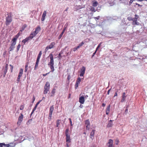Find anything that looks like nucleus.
I'll list each match as a JSON object with an SVG mask.
<instances>
[{"label": "nucleus", "instance_id": "dca6fc26", "mask_svg": "<svg viewBox=\"0 0 147 147\" xmlns=\"http://www.w3.org/2000/svg\"><path fill=\"white\" fill-rule=\"evenodd\" d=\"M23 69H21L20 70L18 77L20 78L23 74Z\"/></svg>", "mask_w": 147, "mask_h": 147}, {"label": "nucleus", "instance_id": "c9c22d12", "mask_svg": "<svg viewBox=\"0 0 147 147\" xmlns=\"http://www.w3.org/2000/svg\"><path fill=\"white\" fill-rule=\"evenodd\" d=\"M119 142V141L118 139H117L115 140V143L116 145H118Z\"/></svg>", "mask_w": 147, "mask_h": 147}, {"label": "nucleus", "instance_id": "cd10ccee", "mask_svg": "<svg viewBox=\"0 0 147 147\" xmlns=\"http://www.w3.org/2000/svg\"><path fill=\"white\" fill-rule=\"evenodd\" d=\"M37 106L36 105H35L34 107V108L33 109V110L32 111V112L31 114V116L33 113L34 111L36 110V108L37 107Z\"/></svg>", "mask_w": 147, "mask_h": 147}, {"label": "nucleus", "instance_id": "c03bdc74", "mask_svg": "<svg viewBox=\"0 0 147 147\" xmlns=\"http://www.w3.org/2000/svg\"><path fill=\"white\" fill-rule=\"evenodd\" d=\"M79 84L78 83H76V84H75V88L76 89L78 86V85Z\"/></svg>", "mask_w": 147, "mask_h": 147}, {"label": "nucleus", "instance_id": "7ed1b4c3", "mask_svg": "<svg viewBox=\"0 0 147 147\" xmlns=\"http://www.w3.org/2000/svg\"><path fill=\"white\" fill-rule=\"evenodd\" d=\"M41 55H42V52H41V51H40L39 52V53L38 54V55L37 57V59L36 61V62L35 65V67H34V69L35 70L37 68L38 65V64L39 62V60H40V58L41 57Z\"/></svg>", "mask_w": 147, "mask_h": 147}, {"label": "nucleus", "instance_id": "a878e982", "mask_svg": "<svg viewBox=\"0 0 147 147\" xmlns=\"http://www.w3.org/2000/svg\"><path fill=\"white\" fill-rule=\"evenodd\" d=\"M15 47L11 46L9 49V51H13L14 49L15 48Z\"/></svg>", "mask_w": 147, "mask_h": 147}, {"label": "nucleus", "instance_id": "412c9836", "mask_svg": "<svg viewBox=\"0 0 147 147\" xmlns=\"http://www.w3.org/2000/svg\"><path fill=\"white\" fill-rule=\"evenodd\" d=\"M55 90H56L55 88H53V89L52 92L51 93V96H53V95L54 94L55 92Z\"/></svg>", "mask_w": 147, "mask_h": 147}, {"label": "nucleus", "instance_id": "a211bd4d", "mask_svg": "<svg viewBox=\"0 0 147 147\" xmlns=\"http://www.w3.org/2000/svg\"><path fill=\"white\" fill-rule=\"evenodd\" d=\"M112 121L111 120H110L107 125V127H111L113 126Z\"/></svg>", "mask_w": 147, "mask_h": 147}, {"label": "nucleus", "instance_id": "20e7f679", "mask_svg": "<svg viewBox=\"0 0 147 147\" xmlns=\"http://www.w3.org/2000/svg\"><path fill=\"white\" fill-rule=\"evenodd\" d=\"M50 84L49 82H47L44 87V93L46 94L47 93L48 91H49Z\"/></svg>", "mask_w": 147, "mask_h": 147}, {"label": "nucleus", "instance_id": "de8ad7c7", "mask_svg": "<svg viewBox=\"0 0 147 147\" xmlns=\"http://www.w3.org/2000/svg\"><path fill=\"white\" fill-rule=\"evenodd\" d=\"M35 98L34 96V95H33V98L32 99V104L34 102L35 100Z\"/></svg>", "mask_w": 147, "mask_h": 147}, {"label": "nucleus", "instance_id": "c85d7f7f", "mask_svg": "<svg viewBox=\"0 0 147 147\" xmlns=\"http://www.w3.org/2000/svg\"><path fill=\"white\" fill-rule=\"evenodd\" d=\"M0 147H6V145L4 143H0Z\"/></svg>", "mask_w": 147, "mask_h": 147}, {"label": "nucleus", "instance_id": "2eb2a0df", "mask_svg": "<svg viewBox=\"0 0 147 147\" xmlns=\"http://www.w3.org/2000/svg\"><path fill=\"white\" fill-rule=\"evenodd\" d=\"M27 26L26 24H24L20 28V32H22Z\"/></svg>", "mask_w": 147, "mask_h": 147}, {"label": "nucleus", "instance_id": "4c0bfd02", "mask_svg": "<svg viewBox=\"0 0 147 147\" xmlns=\"http://www.w3.org/2000/svg\"><path fill=\"white\" fill-rule=\"evenodd\" d=\"M127 19L129 21H132L133 18L131 16H129L127 17Z\"/></svg>", "mask_w": 147, "mask_h": 147}, {"label": "nucleus", "instance_id": "338daca9", "mask_svg": "<svg viewBox=\"0 0 147 147\" xmlns=\"http://www.w3.org/2000/svg\"><path fill=\"white\" fill-rule=\"evenodd\" d=\"M6 73L5 72H3V76L4 77H5V75L6 74Z\"/></svg>", "mask_w": 147, "mask_h": 147}, {"label": "nucleus", "instance_id": "4be33fe9", "mask_svg": "<svg viewBox=\"0 0 147 147\" xmlns=\"http://www.w3.org/2000/svg\"><path fill=\"white\" fill-rule=\"evenodd\" d=\"M20 35V32L18 33L13 38V39H15L16 40H17V39L18 38V37Z\"/></svg>", "mask_w": 147, "mask_h": 147}, {"label": "nucleus", "instance_id": "680f3d73", "mask_svg": "<svg viewBox=\"0 0 147 147\" xmlns=\"http://www.w3.org/2000/svg\"><path fill=\"white\" fill-rule=\"evenodd\" d=\"M62 57V56L61 55V53H59L57 56V57L58 58H60V57Z\"/></svg>", "mask_w": 147, "mask_h": 147}, {"label": "nucleus", "instance_id": "49530a36", "mask_svg": "<svg viewBox=\"0 0 147 147\" xmlns=\"http://www.w3.org/2000/svg\"><path fill=\"white\" fill-rule=\"evenodd\" d=\"M109 3L110 5L111 6H112L114 5L115 3H114V2L113 1L112 2H109Z\"/></svg>", "mask_w": 147, "mask_h": 147}, {"label": "nucleus", "instance_id": "f03ea898", "mask_svg": "<svg viewBox=\"0 0 147 147\" xmlns=\"http://www.w3.org/2000/svg\"><path fill=\"white\" fill-rule=\"evenodd\" d=\"M8 16L6 17V19L5 24L7 26L10 24L12 20L11 17L12 13H10L9 14H7Z\"/></svg>", "mask_w": 147, "mask_h": 147}, {"label": "nucleus", "instance_id": "8fccbe9b", "mask_svg": "<svg viewBox=\"0 0 147 147\" xmlns=\"http://www.w3.org/2000/svg\"><path fill=\"white\" fill-rule=\"evenodd\" d=\"M132 21H133V22L137 21V18H133V20Z\"/></svg>", "mask_w": 147, "mask_h": 147}, {"label": "nucleus", "instance_id": "ddd939ff", "mask_svg": "<svg viewBox=\"0 0 147 147\" xmlns=\"http://www.w3.org/2000/svg\"><path fill=\"white\" fill-rule=\"evenodd\" d=\"M47 13L46 11H45L43 13L42 15V17L41 19V20L42 21H43L45 20V16H46Z\"/></svg>", "mask_w": 147, "mask_h": 147}, {"label": "nucleus", "instance_id": "393cba45", "mask_svg": "<svg viewBox=\"0 0 147 147\" xmlns=\"http://www.w3.org/2000/svg\"><path fill=\"white\" fill-rule=\"evenodd\" d=\"M139 23L137 21L133 22H132V24L134 25H139Z\"/></svg>", "mask_w": 147, "mask_h": 147}, {"label": "nucleus", "instance_id": "5fc2aeb1", "mask_svg": "<svg viewBox=\"0 0 147 147\" xmlns=\"http://www.w3.org/2000/svg\"><path fill=\"white\" fill-rule=\"evenodd\" d=\"M50 72H51V71L50 72H49V73H46V74H43L42 75L44 76H46L47 74H49Z\"/></svg>", "mask_w": 147, "mask_h": 147}, {"label": "nucleus", "instance_id": "aec40b11", "mask_svg": "<svg viewBox=\"0 0 147 147\" xmlns=\"http://www.w3.org/2000/svg\"><path fill=\"white\" fill-rule=\"evenodd\" d=\"M12 42L11 46L15 47V45H16V40L15 39H12Z\"/></svg>", "mask_w": 147, "mask_h": 147}, {"label": "nucleus", "instance_id": "bf43d9fd", "mask_svg": "<svg viewBox=\"0 0 147 147\" xmlns=\"http://www.w3.org/2000/svg\"><path fill=\"white\" fill-rule=\"evenodd\" d=\"M125 100V98H122L121 100V102H123Z\"/></svg>", "mask_w": 147, "mask_h": 147}, {"label": "nucleus", "instance_id": "a19ab883", "mask_svg": "<svg viewBox=\"0 0 147 147\" xmlns=\"http://www.w3.org/2000/svg\"><path fill=\"white\" fill-rule=\"evenodd\" d=\"M90 10L92 11H93L94 12L96 11L95 8L94 7H92L90 9Z\"/></svg>", "mask_w": 147, "mask_h": 147}, {"label": "nucleus", "instance_id": "6ab92c4d", "mask_svg": "<svg viewBox=\"0 0 147 147\" xmlns=\"http://www.w3.org/2000/svg\"><path fill=\"white\" fill-rule=\"evenodd\" d=\"M110 105H109L107 107L106 109V114L107 115H108L109 114L110 109Z\"/></svg>", "mask_w": 147, "mask_h": 147}, {"label": "nucleus", "instance_id": "72a5a7b5", "mask_svg": "<svg viewBox=\"0 0 147 147\" xmlns=\"http://www.w3.org/2000/svg\"><path fill=\"white\" fill-rule=\"evenodd\" d=\"M81 82V78L80 77H79L77 79L76 82L78 84H80Z\"/></svg>", "mask_w": 147, "mask_h": 147}, {"label": "nucleus", "instance_id": "ea45409f", "mask_svg": "<svg viewBox=\"0 0 147 147\" xmlns=\"http://www.w3.org/2000/svg\"><path fill=\"white\" fill-rule=\"evenodd\" d=\"M98 3L97 2H94L93 3V6L96 7L98 5Z\"/></svg>", "mask_w": 147, "mask_h": 147}, {"label": "nucleus", "instance_id": "79ce46f5", "mask_svg": "<svg viewBox=\"0 0 147 147\" xmlns=\"http://www.w3.org/2000/svg\"><path fill=\"white\" fill-rule=\"evenodd\" d=\"M63 32H61V34H60V35H59V37H58V38L59 39H60L61 37H62L63 34Z\"/></svg>", "mask_w": 147, "mask_h": 147}, {"label": "nucleus", "instance_id": "6e6d98bb", "mask_svg": "<svg viewBox=\"0 0 147 147\" xmlns=\"http://www.w3.org/2000/svg\"><path fill=\"white\" fill-rule=\"evenodd\" d=\"M135 4L136 5H138V6H140V7H142V5H140L139 4H138L137 3H136Z\"/></svg>", "mask_w": 147, "mask_h": 147}, {"label": "nucleus", "instance_id": "6e6552de", "mask_svg": "<svg viewBox=\"0 0 147 147\" xmlns=\"http://www.w3.org/2000/svg\"><path fill=\"white\" fill-rule=\"evenodd\" d=\"M33 38V37L31 36H29L28 37L26 38L25 39L23 40L22 42H23L24 45L26 42H28L29 40H31Z\"/></svg>", "mask_w": 147, "mask_h": 147}, {"label": "nucleus", "instance_id": "4468645a", "mask_svg": "<svg viewBox=\"0 0 147 147\" xmlns=\"http://www.w3.org/2000/svg\"><path fill=\"white\" fill-rule=\"evenodd\" d=\"M6 147H14L16 144L15 143H11L8 144H6Z\"/></svg>", "mask_w": 147, "mask_h": 147}, {"label": "nucleus", "instance_id": "f704fd0d", "mask_svg": "<svg viewBox=\"0 0 147 147\" xmlns=\"http://www.w3.org/2000/svg\"><path fill=\"white\" fill-rule=\"evenodd\" d=\"M21 47V45L20 44H19L18 46H17L16 48V50L17 52L19 50V49Z\"/></svg>", "mask_w": 147, "mask_h": 147}, {"label": "nucleus", "instance_id": "37998d69", "mask_svg": "<svg viewBox=\"0 0 147 147\" xmlns=\"http://www.w3.org/2000/svg\"><path fill=\"white\" fill-rule=\"evenodd\" d=\"M102 42H101L100 44H98V45L97 47L96 48V50H97L99 49V48L100 47V46L102 44Z\"/></svg>", "mask_w": 147, "mask_h": 147}, {"label": "nucleus", "instance_id": "b1692460", "mask_svg": "<svg viewBox=\"0 0 147 147\" xmlns=\"http://www.w3.org/2000/svg\"><path fill=\"white\" fill-rule=\"evenodd\" d=\"M53 105L51 106L50 108L49 113H52L54 110Z\"/></svg>", "mask_w": 147, "mask_h": 147}, {"label": "nucleus", "instance_id": "9d476101", "mask_svg": "<svg viewBox=\"0 0 147 147\" xmlns=\"http://www.w3.org/2000/svg\"><path fill=\"white\" fill-rule=\"evenodd\" d=\"M66 136V142L68 143L70 142L71 141V139L70 138V135L69 134H65Z\"/></svg>", "mask_w": 147, "mask_h": 147}, {"label": "nucleus", "instance_id": "052dcab7", "mask_svg": "<svg viewBox=\"0 0 147 147\" xmlns=\"http://www.w3.org/2000/svg\"><path fill=\"white\" fill-rule=\"evenodd\" d=\"M32 119H29V120H28V122L29 123H31L32 122Z\"/></svg>", "mask_w": 147, "mask_h": 147}, {"label": "nucleus", "instance_id": "864d4df0", "mask_svg": "<svg viewBox=\"0 0 147 147\" xmlns=\"http://www.w3.org/2000/svg\"><path fill=\"white\" fill-rule=\"evenodd\" d=\"M122 97H123L122 98H125L126 96H125V92H124L123 93Z\"/></svg>", "mask_w": 147, "mask_h": 147}, {"label": "nucleus", "instance_id": "f8f14e48", "mask_svg": "<svg viewBox=\"0 0 147 147\" xmlns=\"http://www.w3.org/2000/svg\"><path fill=\"white\" fill-rule=\"evenodd\" d=\"M113 141L112 139H109L108 144H109V145L108 146V147H113Z\"/></svg>", "mask_w": 147, "mask_h": 147}, {"label": "nucleus", "instance_id": "13d9d810", "mask_svg": "<svg viewBox=\"0 0 147 147\" xmlns=\"http://www.w3.org/2000/svg\"><path fill=\"white\" fill-rule=\"evenodd\" d=\"M20 78L18 77V78L17 80V81L18 82L17 83H18V82H19L20 80Z\"/></svg>", "mask_w": 147, "mask_h": 147}, {"label": "nucleus", "instance_id": "774afa93", "mask_svg": "<svg viewBox=\"0 0 147 147\" xmlns=\"http://www.w3.org/2000/svg\"><path fill=\"white\" fill-rule=\"evenodd\" d=\"M105 105L106 104L105 103H103L102 104V106L103 107H104L105 106Z\"/></svg>", "mask_w": 147, "mask_h": 147}, {"label": "nucleus", "instance_id": "e2e57ef3", "mask_svg": "<svg viewBox=\"0 0 147 147\" xmlns=\"http://www.w3.org/2000/svg\"><path fill=\"white\" fill-rule=\"evenodd\" d=\"M111 89H109L107 91V94L109 95V93H110V90H111Z\"/></svg>", "mask_w": 147, "mask_h": 147}, {"label": "nucleus", "instance_id": "bb28decb", "mask_svg": "<svg viewBox=\"0 0 147 147\" xmlns=\"http://www.w3.org/2000/svg\"><path fill=\"white\" fill-rule=\"evenodd\" d=\"M40 30H41V28H40V27L39 26H38V27H37L36 29H35V30L37 31V32L38 33V32L40 31Z\"/></svg>", "mask_w": 147, "mask_h": 147}, {"label": "nucleus", "instance_id": "423d86ee", "mask_svg": "<svg viewBox=\"0 0 147 147\" xmlns=\"http://www.w3.org/2000/svg\"><path fill=\"white\" fill-rule=\"evenodd\" d=\"M85 124L86 126V129L89 130L90 129V122L88 119L85 121Z\"/></svg>", "mask_w": 147, "mask_h": 147}, {"label": "nucleus", "instance_id": "a18cd8bd", "mask_svg": "<svg viewBox=\"0 0 147 147\" xmlns=\"http://www.w3.org/2000/svg\"><path fill=\"white\" fill-rule=\"evenodd\" d=\"M52 113H49V119H51V117L52 115Z\"/></svg>", "mask_w": 147, "mask_h": 147}, {"label": "nucleus", "instance_id": "69168bd1", "mask_svg": "<svg viewBox=\"0 0 147 147\" xmlns=\"http://www.w3.org/2000/svg\"><path fill=\"white\" fill-rule=\"evenodd\" d=\"M83 107V105L81 104L79 106V107L81 108H82Z\"/></svg>", "mask_w": 147, "mask_h": 147}, {"label": "nucleus", "instance_id": "0eeeda50", "mask_svg": "<svg viewBox=\"0 0 147 147\" xmlns=\"http://www.w3.org/2000/svg\"><path fill=\"white\" fill-rule=\"evenodd\" d=\"M20 115L19 117L18 121L17 124L18 125H20L21 122L22 121L23 118V115L22 113H20Z\"/></svg>", "mask_w": 147, "mask_h": 147}, {"label": "nucleus", "instance_id": "9b49d317", "mask_svg": "<svg viewBox=\"0 0 147 147\" xmlns=\"http://www.w3.org/2000/svg\"><path fill=\"white\" fill-rule=\"evenodd\" d=\"M85 101L84 97V96H81L79 97V102L82 104H83Z\"/></svg>", "mask_w": 147, "mask_h": 147}, {"label": "nucleus", "instance_id": "f257e3e1", "mask_svg": "<svg viewBox=\"0 0 147 147\" xmlns=\"http://www.w3.org/2000/svg\"><path fill=\"white\" fill-rule=\"evenodd\" d=\"M49 56L50 57V61L48 65L50 67L51 69V71L53 72L54 70V68L53 66L54 65L53 57V55L51 53L49 55Z\"/></svg>", "mask_w": 147, "mask_h": 147}, {"label": "nucleus", "instance_id": "3c124183", "mask_svg": "<svg viewBox=\"0 0 147 147\" xmlns=\"http://www.w3.org/2000/svg\"><path fill=\"white\" fill-rule=\"evenodd\" d=\"M66 26H65V27H64L62 31V32L64 33V32H65V30H66Z\"/></svg>", "mask_w": 147, "mask_h": 147}, {"label": "nucleus", "instance_id": "c756f323", "mask_svg": "<svg viewBox=\"0 0 147 147\" xmlns=\"http://www.w3.org/2000/svg\"><path fill=\"white\" fill-rule=\"evenodd\" d=\"M60 121H61L60 120H59V119H58L57 120V124H56V125H57L56 126L57 127H59V126L60 124Z\"/></svg>", "mask_w": 147, "mask_h": 147}, {"label": "nucleus", "instance_id": "09e8293b", "mask_svg": "<svg viewBox=\"0 0 147 147\" xmlns=\"http://www.w3.org/2000/svg\"><path fill=\"white\" fill-rule=\"evenodd\" d=\"M79 48L78 47V46H77V47H75L74 48V49H73V51H75L76 50H77Z\"/></svg>", "mask_w": 147, "mask_h": 147}, {"label": "nucleus", "instance_id": "f3484780", "mask_svg": "<svg viewBox=\"0 0 147 147\" xmlns=\"http://www.w3.org/2000/svg\"><path fill=\"white\" fill-rule=\"evenodd\" d=\"M95 130L94 129H93L92 130L91 132L90 136H91L90 138H91L92 140L93 139V137L94 135V132Z\"/></svg>", "mask_w": 147, "mask_h": 147}, {"label": "nucleus", "instance_id": "5701e85b", "mask_svg": "<svg viewBox=\"0 0 147 147\" xmlns=\"http://www.w3.org/2000/svg\"><path fill=\"white\" fill-rule=\"evenodd\" d=\"M8 64H6L4 69L3 70V72H5L6 73H7L8 69Z\"/></svg>", "mask_w": 147, "mask_h": 147}, {"label": "nucleus", "instance_id": "4d7b16f0", "mask_svg": "<svg viewBox=\"0 0 147 147\" xmlns=\"http://www.w3.org/2000/svg\"><path fill=\"white\" fill-rule=\"evenodd\" d=\"M135 18H137V19L138 20V19L139 18V16L137 14H136L135 15Z\"/></svg>", "mask_w": 147, "mask_h": 147}, {"label": "nucleus", "instance_id": "58836bf2", "mask_svg": "<svg viewBox=\"0 0 147 147\" xmlns=\"http://www.w3.org/2000/svg\"><path fill=\"white\" fill-rule=\"evenodd\" d=\"M24 108V105H22L20 106V110H23Z\"/></svg>", "mask_w": 147, "mask_h": 147}, {"label": "nucleus", "instance_id": "603ef678", "mask_svg": "<svg viewBox=\"0 0 147 147\" xmlns=\"http://www.w3.org/2000/svg\"><path fill=\"white\" fill-rule=\"evenodd\" d=\"M100 18V16H98L97 17H94V18L95 20L96 19L97 20L99 19Z\"/></svg>", "mask_w": 147, "mask_h": 147}, {"label": "nucleus", "instance_id": "1a4fd4ad", "mask_svg": "<svg viewBox=\"0 0 147 147\" xmlns=\"http://www.w3.org/2000/svg\"><path fill=\"white\" fill-rule=\"evenodd\" d=\"M86 68L84 66L82 67L80 70V76L81 77L83 76L85 73Z\"/></svg>", "mask_w": 147, "mask_h": 147}, {"label": "nucleus", "instance_id": "2f4dec72", "mask_svg": "<svg viewBox=\"0 0 147 147\" xmlns=\"http://www.w3.org/2000/svg\"><path fill=\"white\" fill-rule=\"evenodd\" d=\"M36 34L34 32H32L31 34H30L29 36H31L33 37V38L35 36Z\"/></svg>", "mask_w": 147, "mask_h": 147}, {"label": "nucleus", "instance_id": "e433bc0d", "mask_svg": "<svg viewBox=\"0 0 147 147\" xmlns=\"http://www.w3.org/2000/svg\"><path fill=\"white\" fill-rule=\"evenodd\" d=\"M69 129L68 128H67L65 131V134H69Z\"/></svg>", "mask_w": 147, "mask_h": 147}, {"label": "nucleus", "instance_id": "473e14b6", "mask_svg": "<svg viewBox=\"0 0 147 147\" xmlns=\"http://www.w3.org/2000/svg\"><path fill=\"white\" fill-rule=\"evenodd\" d=\"M84 44V42H83V41H82L81 43H80L78 46V47H79V48L81 47Z\"/></svg>", "mask_w": 147, "mask_h": 147}, {"label": "nucleus", "instance_id": "7c9ffc66", "mask_svg": "<svg viewBox=\"0 0 147 147\" xmlns=\"http://www.w3.org/2000/svg\"><path fill=\"white\" fill-rule=\"evenodd\" d=\"M128 107H128V106L127 105L126 107L125 110V111L124 112V114L125 115H126L127 113L128 109Z\"/></svg>", "mask_w": 147, "mask_h": 147}, {"label": "nucleus", "instance_id": "39448f33", "mask_svg": "<svg viewBox=\"0 0 147 147\" xmlns=\"http://www.w3.org/2000/svg\"><path fill=\"white\" fill-rule=\"evenodd\" d=\"M55 43L54 42H52L48 46H47L45 49V52H47L49 49H51L53 48L54 46L55 45Z\"/></svg>", "mask_w": 147, "mask_h": 147}, {"label": "nucleus", "instance_id": "0e129e2a", "mask_svg": "<svg viewBox=\"0 0 147 147\" xmlns=\"http://www.w3.org/2000/svg\"><path fill=\"white\" fill-rule=\"evenodd\" d=\"M28 63H26V65L25 66V68H27V67L28 66Z\"/></svg>", "mask_w": 147, "mask_h": 147}]
</instances>
